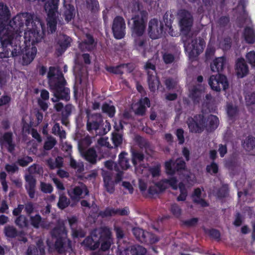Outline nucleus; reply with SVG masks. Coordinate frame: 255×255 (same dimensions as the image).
Masks as SVG:
<instances>
[{
  "instance_id": "f257e3e1",
  "label": "nucleus",
  "mask_w": 255,
  "mask_h": 255,
  "mask_svg": "<svg viewBox=\"0 0 255 255\" xmlns=\"http://www.w3.org/2000/svg\"><path fill=\"white\" fill-rule=\"evenodd\" d=\"M25 47L22 49L21 46V39H19L18 45L20 48V52L17 56L22 55V64L28 65L34 60L37 50L35 44L40 42L43 36L40 30L32 29L24 33Z\"/></svg>"
},
{
  "instance_id": "09e8293b",
  "label": "nucleus",
  "mask_w": 255,
  "mask_h": 255,
  "mask_svg": "<svg viewBox=\"0 0 255 255\" xmlns=\"http://www.w3.org/2000/svg\"><path fill=\"white\" fill-rule=\"evenodd\" d=\"M15 225L20 229H23L28 227V221L24 215H19L15 220Z\"/></svg>"
},
{
  "instance_id": "9d476101",
  "label": "nucleus",
  "mask_w": 255,
  "mask_h": 255,
  "mask_svg": "<svg viewBox=\"0 0 255 255\" xmlns=\"http://www.w3.org/2000/svg\"><path fill=\"white\" fill-rule=\"evenodd\" d=\"M208 83L211 88L217 92L220 91L221 89L226 90L229 88L227 78L223 74H218L211 76Z\"/></svg>"
},
{
  "instance_id": "c03bdc74",
  "label": "nucleus",
  "mask_w": 255,
  "mask_h": 255,
  "mask_svg": "<svg viewBox=\"0 0 255 255\" xmlns=\"http://www.w3.org/2000/svg\"><path fill=\"white\" fill-rule=\"evenodd\" d=\"M148 171L153 177H156L160 175L161 172V164L158 162L154 163V165L148 168Z\"/></svg>"
},
{
  "instance_id": "c85d7f7f",
  "label": "nucleus",
  "mask_w": 255,
  "mask_h": 255,
  "mask_svg": "<svg viewBox=\"0 0 255 255\" xmlns=\"http://www.w3.org/2000/svg\"><path fill=\"white\" fill-rule=\"evenodd\" d=\"M201 191L199 188L195 189L191 196L193 202L196 204L201 205L202 207H208L209 203L205 199L201 198Z\"/></svg>"
},
{
  "instance_id": "0e129e2a",
  "label": "nucleus",
  "mask_w": 255,
  "mask_h": 255,
  "mask_svg": "<svg viewBox=\"0 0 255 255\" xmlns=\"http://www.w3.org/2000/svg\"><path fill=\"white\" fill-rule=\"evenodd\" d=\"M229 15L221 16L218 20V23L221 27H225L230 22Z\"/></svg>"
},
{
  "instance_id": "f3484780",
  "label": "nucleus",
  "mask_w": 255,
  "mask_h": 255,
  "mask_svg": "<svg viewBox=\"0 0 255 255\" xmlns=\"http://www.w3.org/2000/svg\"><path fill=\"white\" fill-rule=\"evenodd\" d=\"M193 22V19L192 16L188 11H186L179 21L180 30L183 34L187 35L189 33L191 29Z\"/></svg>"
},
{
  "instance_id": "dca6fc26",
  "label": "nucleus",
  "mask_w": 255,
  "mask_h": 255,
  "mask_svg": "<svg viewBox=\"0 0 255 255\" xmlns=\"http://www.w3.org/2000/svg\"><path fill=\"white\" fill-rule=\"evenodd\" d=\"M81 245L86 250L95 251L99 248L100 242L98 241L97 237L93 236L92 230L91 231L90 235L82 241Z\"/></svg>"
},
{
  "instance_id": "aec40b11",
  "label": "nucleus",
  "mask_w": 255,
  "mask_h": 255,
  "mask_svg": "<svg viewBox=\"0 0 255 255\" xmlns=\"http://www.w3.org/2000/svg\"><path fill=\"white\" fill-rule=\"evenodd\" d=\"M134 37L133 46L134 49L141 53L144 57L147 48V38L142 36H132Z\"/></svg>"
},
{
  "instance_id": "69168bd1",
  "label": "nucleus",
  "mask_w": 255,
  "mask_h": 255,
  "mask_svg": "<svg viewBox=\"0 0 255 255\" xmlns=\"http://www.w3.org/2000/svg\"><path fill=\"white\" fill-rule=\"evenodd\" d=\"M40 189L41 191L44 193H51L53 190L51 184L44 182H41Z\"/></svg>"
},
{
  "instance_id": "4d7b16f0",
  "label": "nucleus",
  "mask_w": 255,
  "mask_h": 255,
  "mask_svg": "<svg viewBox=\"0 0 255 255\" xmlns=\"http://www.w3.org/2000/svg\"><path fill=\"white\" fill-rule=\"evenodd\" d=\"M166 88L168 90H171L175 88L177 83L172 78L168 77L166 78L164 82Z\"/></svg>"
},
{
  "instance_id": "4468645a",
  "label": "nucleus",
  "mask_w": 255,
  "mask_h": 255,
  "mask_svg": "<svg viewBox=\"0 0 255 255\" xmlns=\"http://www.w3.org/2000/svg\"><path fill=\"white\" fill-rule=\"evenodd\" d=\"M165 168L168 175H173L176 172L185 169L186 162L182 158H178L175 161L171 159L165 162Z\"/></svg>"
},
{
  "instance_id": "20e7f679",
  "label": "nucleus",
  "mask_w": 255,
  "mask_h": 255,
  "mask_svg": "<svg viewBox=\"0 0 255 255\" xmlns=\"http://www.w3.org/2000/svg\"><path fill=\"white\" fill-rule=\"evenodd\" d=\"M33 18L32 14L25 12L17 14L10 20V25L8 26L11 28V32L14 35L16 41L19 42V39H21L24 24L26 26L29 25L32 22Z\"/></svg>"
},
{
  "instance_id": "423d86ee",
  "label": "nucleus",
  "mask_w": 255,
  "mask_h": 255,
  "mask_svg": "<svg viewBox=\"0 0 255 255\" xmlns=\"http://www.w3.org/2000/svg\"><path fill=\"white\" fill-rule=\"evenodd\" d=\"M147 15V12L145 10H143L139 11L132 16V36L143 35L146 26Z\"/></svg>"
},
{
  "instance_id": "2f4dec72",
  "label": "nucleus",
  "mask_w": 255,
  "mask_h": 255,
  "mask_svg": "<svg viewBox=\"0 0 255 255\" xmlns=\"http://www.w3.org/2000/svg\"><path fill=\"white\" fill-rule=\"evenodd\" d=\"M243 35L247 43L252 44L255 42V31L253 28L246 26L244 29Z\"/></svg>"
},
{
  "instance_id": "5701e85b",
  "label": "nucleus",
  "mask_w": 255,
  "mask_h": 255,
  "mask_svg": "<svg viewBox=\"0 0 255 255\" xmlns=\"http://www.w3.org/2000/svg\"><path fill=\"white\" fill-rule=\"evenodd\" d=\"M25 180L26 181L25 185V189L29 197L31 199H33L35 196L36 180L34 177L31 174L25 175Z\"/></svg>"
},
{
  "instance_id": "1a4fd4ad",
  "label": "nucleus",
  "mask_w": 255,
  "mask_h": 255,
  "mask_svg": "<svg viewBox=\"0 0 255 255\" xmlns=\"http://www.w3.org/2000/svg\"><path fill=\"white\" fill-rule=\"evenodd\" d=\"M144 68L147 74V80L149 89L151 92H154L160 84L159 79L157 76L155 66L148 61L146 63Z\"/></svg>"
},
{
  "instance_id": "13d9d810",
  "label": "nucleus",
  "mask_w": 255,
  "mask_h": 255,
  "mask_svg": "<svg viewBox=\"0 0 255 255\" xmlns=\"http://www.w3.org/2000/svg\"><path fill=\"white\" fill-rule=\"evenodd\" d=\"M56 141L55 139L52 137H49L48 140L46 141L43 145V148L46 150H51L56 144Z\"/></svg>"
},
{
  "instance_id": "6e6d98bb",
  "label": "nucleus",
  "mask_w": 255,
  "mask_h": 255,
  "mask_svg": "<svg viewBox=\"0 0 255 255\" xmlns=\"http://www.w3.org/2000/svg\"><path fill=\"white\" fill-rule=\"evenodd\" d=\"M175 133L176 136H177L178 144L180 145L183 144L185 142L184 130L181 128H178L176 130Z\"/></svg>"
},
{
  "instance_id": "a878e982",
  "label": "nucleus",
  "mask_w": 255,
  "mask_h": 255,
  "mask_svg": "<svg viewBox=\"0 0 255 255\" xmlns=\"http://www.w3.org/2000/svg\"><path fill=\"white\" fill-rule=\"evenodd\" d=\"M30 222L31 225L35 229H48L49 225L45 219H43L39 214L30 216Z\"/></svg>"
},
{
  "instance_id": "3c124183",
  "label": "nucleus",
  "mask_w": 255,
  "mask_h": 255,
  "mask_svg": "<svg viewBox=\"0 0 255 255\" xmlns=\"http://www.w3.org/2000/svg\"><path fill=\"white\" fill-rule=\"evenodd\" d=\"M116 215L115 209L113 208L107 207L105 210L100 211L99 212V216L104 218Z\"/></svg>"
},
{
  "instance_id": "b1692460",
  "label": "nucleus",
  "mask_w": 255,
  "mask_h": 255,
  "mask_svg": "<svg viewBox=\"0 0 255 255\" xmlns=\"http://www.w3.org/2000/svg\"><path fill=\"white\" fill-rule=\"evenodd\" d=\"M83 157L91 165H95L98 160V155L94 147L88 148L80 152Z\"/></svg>"
},
{
  "instance_id": "2eb2a0df",
  "label": "nucleus",
  "mask_w": 255,
  "mask_h": 255,
  "mask_svg": "<svg viewBox=\"0 0 255 255\" xmlns=\"http://www.w3.org/2000/svg\"><path fill=\"white\" fill-rule=\"evenodd\" d=\"M10 12L8 6L0 2V29H8L11 31V28L8 26L10 25Z\"/></svg>"
},
{
  "instance_id": "a19ab883",
  "label": "nucleus",
  "mask_w": 255,
  "mask_h": 255,
  "mask_svg": "<svg viewBox=\"0 0 255 255\" xmlns=\"http://www.w3.org/2000/svg\"><path fill=\"white\" fill-rule=\"evenodd\" d=\"M92 142V139L89 135L81 139L78 142L79 151L81 152L87 150V148L91 144Z\"/></svg>"
},
{
  "instance_id": "79ce46f5",
  "label": "nucleus",
  "mask_w": 255,
  "mask_h": 255,
  "mask_svg": "<svg viewBox=\"0 0 255 255\" xmlns=\"http://www.w3.org/2000/svg\"><path fill=\"white\" fill-rule=\"evenodd\" d=\"M87 8L92 13H96L100 10L99 3L98 0H86Z\"/></svg>"
},
{
  "instance_id": "37998d69",
  "label": "nucleus",
  "mask_w": 255,
  "mask_h": 255,
  "mask_svg": "<svg viewBox=\"0 0 255 255\" xmlns=\"http://www.w3.org/2000/svg\"><path fill=\"white\" fill-rule=\"evenodd\" d=\"M229 188L227 184H223L218 188L216 192V196L217 198L222 199L226 198L229 194Z\"/></svg>"
},
{
  "instance_id": "a211bd4d",
  "label": "nucleus",
  "mask_w": 255,
  "mask_h": 255,
  "mask_svg": "<svg viewBox=\"0 0 255 255\" xmlns=\"http://www.w3.org/2000/svg\"><path fill=\"white\" fill-rule=\"evenodd\" d=\"M205 46V42L203 39H197L192 41L191 50L189 52V57L190 59L198 57L203 51Z\"/></svg>"
},
{
  "instance_id": "052dcab7",
  "label": "nucleus",
  "mask_w": 255,
  "mask_h": 255,
  "mask_svg": "<svg viewBox=\"0 0 255 255\" xmlns=\"http://www.w3.org/2000/svg\"><path fill=\"white\" fill-rule=\"evenodd\" d=\"M143 230L140 229L139 228L134 227L132 229V232L136 239L141 242V237H142V234L144 233Z\"/></svg>"
},
{
  "instance_id": "c756f323",
  "label": "nucleus",
  "mask_w": 255,
  "mask_h": 255,
  "mask_svg": "<svg viewBox=\"0 0 255 255\" xmlns=\"http://www.w3.org/2000/svg\"><path fill=\"white\" fill-rule=\"evenodd\" d=\"M71 38L66 35H63L59 37L57 44L60 47L58 51L61 53L64 52L70 46Z\"/></svg>"
},
{
  "instance_id": "864d4df0",
  "label": "nucleus",
  "mask_w": 255,
  "mask_h": 255,
  "mask_svg": "<svg viewBox=\"0 0 255 255\" xmlns=\"http://www.w3.org/2000/svg\"><path fill=\"white\" fill-rule=\"evenodd\" d=\"M111 128V126L110 122L106 120L105 124L103 122L100 131H98V135L101 136L105 135L110 130Z\"/></svg>"
},
{
  "instance_id": "7c9ffc66",
  "label": "nucleus",
  "mask_w": 255,
  "mask_h": 255,
  "mask_svg": "<svg viewBox=\"0 0 255 255\" xmlns=\"http://www.w3.org/2000/svg\"><path fill=\"white\" fill-rule=\"evenodd\" d=\"M141 239V243L147 245H152L159 241V238L155 234L145 231H144Z\"/></svg>"
},
{
  "instance_id": "a18cd8bd",
  "label": "nucleus",
  "mask_w": 255,
  "mask_h": 255,
  "mask_svg": "<svg viewBox=\"0 0 255 255\" xmlns=\"http://www.w3.org/2000/svg\"><path fill=\"white\" fill-rule=\"evenodd\" d=\"M130 253L131 255H145L146 250L140 245H134L131 247Z\"/></svg>"
},
{
  "instance_id": "4be33fe9",
  "label": "nucleus",
  "mask_w": 255,
  "mask_h": 255,
  "mask_svg": "<svg viewBox=\"0 0 255 255\" xmlns=\"http://www.w3.org/2000/svg\"><path fill=\"white\" fill-rule=\"evenodd\" d=\"M93 236L97 237L99 242L112 239L111 231L109 228L106 226L93 230Z\"/></svg>"
},
{
  "instance_id": "338daca9",
  "label": "nucleus",
  "mask_w": 255,
  "mask_h": 255,
  "mask_svg": "<svg viewBox=\"0 0 255 255\" xmlns=\"http://www.w3.org/2000/svg\"><path fill=\"white\" fill-rule=\"evenodd\" d=\"M11 98L9 95L4 94L0 97V107L9 105L11 102Z\"/></svg>"
},
{
  "instance_id": "f03ea898",
  "label": "nucleus",
  "mask_w": 255,
  "mask_h": 255,
  "mask_svg": "<svg viewBox=\"0 0 255 255\" xmlns=\"http://www.w3.org/2000/svg\"><path fill=\"white\" fill-rule=\"evenodd\" d=\"M13 33L8 29H0V60L4 58L16 57L20 52Z\"/></svg>"
},
{
  "instance_id": "8fccbe9b",
  "label": "nucleus",
  "mask_w": 255,
  "mask_h": 255,
  "mask_svg": "<svg viewBox=\"0 0 255 255\" xmlns=\"http://www.w3.org/2000/svg\"><path fill=\"white\" fill-rule=\"evenodd\" d=\"M124 66V64H120L116 66H107L106 70L111 73L117 75H123L124 72L122 70V67Z\"/></svg>"
},
{
  "instance_id": "774afa93",
  "label": "nucleus",
  "mask_w": 255,
  "mask_h": 255,
  "mask_svg": "<svg viewBox=\"0 0 255 255\" xmlns=\"http://www.w3.org/2000/svg\"><path fill=\"white\" fill-rule=\"evenodd\" d=\"M219 170V167L218 164L215 162L213 161L210 164L207 165L206 171L208 173L212 172L214 174L218 173Z\"/></svg>"
},
{
  "instance_id": "393cba45",
  "label": "nucleus",
  "mask_w": 255,
  "mask_h": 255,
  "mask_svg": "<svg viewBox=\"0 0 255 255\" xmlns=\"http://www.w3.org/2000/svg\"><path fill=\"white\" fill-rule=\"evenodd\" d=\"M56 69L53 66H50L49 68V71L47 74L49 86L59 82L64 78L63 73L60 71H58L55 73Z\"/></svg>"
},
{
  "instance_id": "0eeeda50",
  "label": "nucleus",
  "mask_w": 255,
  "mask_h": 255,
  "mask_svg": "<svg viewBox=\"0 0 255 255\" xmlns=\"http://www.w3.org/2000/svg\"><path fill=\"white\" fill-rule=\"evenodd\" d=\"M207 122L205 116L203 114H199L188 118L187 124L190 132L201 133L205 129Z\"/></svg>"
},
{
  "instance_id": "6ab92c4d",
  "label": "nucleus",
  "mask_w": 255,
  "mask_h": 255,
  "mask_svg": "<svg viewBox=\"0 0 255 255\" xmlns=\"http://www.w3.org/2000/svg\"><path fill=\"white\" fill-rule=\"evenodd\" d=\"M68 194L73 200L78 201L89 194V190L85 185L75 186L72 191H68Z\"/></svg>"
},
{
  "instance_id": "412c9836",
  "label": "nucleus",
  "mask_w": 255,
  "mask_h": 255,
  "mask_svg": "<svg viewBox=\"0 0 255 255\" xmlns=\"http://www.w3.org/2000/svg\"><path fill=\"white\" fill-rule=\"evenodd\" d=\"M0 144L6 146L9 153L14 151L15 145L13 142V135L11 132H6L0 137Z\"/></svg>"
},
{
  "instance_id": "f704fd0d",
  "label": "nucleus",
  "mask_w": 255,
  "mask_h": 255,
  "mask_svg": "<svg viewBox=\"0 0 255 255\" xmlns=\"http://www.w3.org/2000/svg\"><path fill=\"white\" fill-rule=\"evenodd\" d=\"M130 152L132 163L134 167H136L138 163H140L143 160L144 155L141 151L133 148L131 149Z\"/></svg>"
},
{
  "instance_id": "680f3d73",
  "label": "nucleus",
  "mask_w": 255,
  "mask_h": 255,
  "mask_svg": "<svg viewBox=\"0 0 255 255\" xmlns=\"http://www.w3.org/2000/svg\"><path fill=\"white\" fill-rule=\"evenodd\" d=\"M170 211L176 217L179 218L181 214V209L178 204L174 203L171 205Z\"/></svg>"
},
{
  "instance_id": "bf43d9fd",
  "label": "nucleus",
  "mask_w": 255,
  "mask_h": 255,
  "mask_svg": "<svg viewBox=\"0 0 255 255\" xmlns=\"http://www.w3.org/2000/svg\"><path fill=\"white\" fill-rule=\"evenodd\" d=\"M32 158L28 156H26L17 160V163L22 167H25L28 165L29 163L32 161Z\"/></svg>"
},
{
  "instance_id": "f8f14e48",
  "label": "nucleus",
  "mask_w": 255,
  "mask_h": 255,
  "mask_svg": "<svg viewBox=\"0 0 255 255\" xmlns=\"http://www.w3.org/2000/svg\"><path fill=\"white\" fill-rule=\"evenodd\" d=\"M88 120L86 123V129L90 133L95 131L97 134L100 131V128L103 125V120L101 114L96 113L87 115Z\"/></svg>"
},
{
  "instance_id": "de8ad7c7",
  "label": "nucleus",
  "mask_w": 255,
  "mask_h": 255,
  "mask_svg": "<svg viewBox=\"0 0 255 255\" xmlns=\"http://www.w3.org/2000/svg\"><path fill=\"white\" fill-rule=\"evenodd\" d=\"M112 140L115 147L121 146L123 140V136L122 134L115 132L112 133Z\"/></svg>"
},
{
  "instance_id": "473e14b6",
  "label": "nucleus",
  "mask_w": 255,
  "mask_h": 255,
  "mask_svg": "<svg viewBox=\"0 0 255 255\" xmlns=\"http://www.w3.org/2000/svg\"><path fill=\"white\" fill-rule=\"evenodd\" d=\"M202 96V91L196 87H193L189 92V97L194 105L200 103Z\"/></svg>"
},
{
  "instance_id": "49530a36",
  "label": "nucleus",
  "mask_w": 255,
  "mask_h": 255,
  "mask_svg": "<svg viewBox=\"0 0 255 255\" xmlns=\"http://www.w3.org/2000/svg\"><path fill=\"white\" fill-rule=\"evenodd\" d=\"M70 203V200L65 195L61 194L59 196L57 206L59 209L63 210L69 205Z\"/></svg>"
},
{
  "instance_id": "5fc2aeb1",
  "label": "nucleus",
  "mask_w": 255,
  "mask_h": 255,
  "mask_svg": "<svg viewBox=\"0 0 255 255\" xmlns=\"http://www.w3.org/2000/svg\"><path fill=\"white\" fill-rule=\"evenodd\" d=\"M52 132L58 134L61 138H65L66 132L65 130H61V128L59 123H55L52 128Z\"/></svg>"
},
{
  "instance_id": "bb28decb",
  "label": "nucleus",
  "mask_w": 255,
  "mask_h": 255,
  "mask_svg": "<svg viewBox=\"0 0 255 255\" xmlns=\"http://www.w3.org/2000/svg\"><path fill=\"white\" fill-rule=\"evenodd\" d=\"M236 70L238 78H243L249 73V67L243 58H239L236 63Z\"/></svg>"
},
{
  "instance_id": "e433bc0d",
  "label": "nucleus",
  "mask_w": 255,
  "mask_h": 255,
  "mask_svg": "<svg viewBox=\"0 0 255 255\" xmlns=\"http://www.w3.org/2000/svg\"><path fill=\"white\" fill-rule=\"evenodd\" d=\"M128 153L122 152L119 155V164L123 170H127L130 167L129 159L126 157Z\"/></svg>"
},
{
  "instance_id": "6e6552de",
  "label": "nucleus",
  "mask_w": 255,
  "mask_h": 255,
  "mask_svg": "<svg viewBox=\"0 0 255 255\" xmlns=\"http://www.w3.org/2000/svg\"><path fill=\"white\" fill-rule=\"evenodd\" d=\"M66 81L65 79L57 82V83L50 86V89L52 90L54 96L57 100H64L68 101L70 100V89L65 87Z\"/></svg>"
},
{
  "instance_id": "e2e57ef3",
  "label": "nucleus",
  "mask_w": 255,
  "mask_h": 255,
  "mask_svg": "<svg viewBox=\"0 0 255 255\" xmlns=\"http://www.w3.org/2000/svg\"><path fill=\"white\" fill-rule=\"evenodd\" d=\"M246 57L248 62L252 67H255V51H251L247 53Z\"/></svg>"
},
{
  "instance_id": "ddd939ff",
  "label": "nucleus",
  "mask_w": 255,
  "mask_h": 255,
  "mask_svg": "<svg viewBox=\"0 0 255 255\" xmlns=\"http://www.w3.org/2000/svg\"><path fill=\"white\" fill-rule=\"evenodd\" d=\"M112 30L114 37L116 39H121L126 35V23L124 18L117 16L113 20Z\"/></svg>"
},
{
  "instance_id": "4c0bfd02",
  "label": "nucleus",
  "mask_w": 255,
  "mask_h": 255,
  "mask_svg": "<svg viewBox=\"0 0 255 255\" xmlns=\"http://www.w3.org/2000/svg\"><path fill=\"white\" fill-rule=\"evenodd\" d=\"M65 8V10L64 12V16L65 21L69 22L75 16V8L73 5L70 4L66 5Z\"/></svg>"
},
{
  "instance_id": "72a5a7b5",
  "label": "nucleus",
  "mask_w": 255,
  "mask_h": 255,
  "mask_svg": "<svg viewBox=\"0 0 255 255\" xmlns=\"http://www.w3.org/2000/svg\"><path fill=\"white\" fill-rule=\"evenodd\" d=\"M207 127L205 128L208 131H212L215 130L218 127L219 120L218 118L215 115H211L207 119Z\"/></svg>"
},
{
  "instance_id": "9b49d317",
  "label": "nucleus",
  "mask_w": 255,
  "mask_h": 255,
  "mask_svg": "<svg viewBox=\"0 0 255 255\" xmlns=\"http://www.w3.org/2000/svg\"><path fill=\"white\" fill-rule=\"evenodd\" d=\"M148 32L149 37L152 39L161 37L164 32L163 22L156 18L151 19L148 23Z\"/></svg>"
},
{
  "instance_id": "58836bf2",
  "label": "nucleus",
  "mask_w": 255,
  "mask_h": 255,
  "mask_svg": "<svg viewBox=\"0 0 255 255\" xmlns=\"http://www.w3.org/2000/svg\"><path fill=\"white\" fill-rule=\"evenodd\" d=\"M243 147L246 150L250 151L255 147V138L252 135H249L242 144Z\"/></svg>"
},
{
  "instance_id": "7ed1b4c3",
  "label": "nucleus",
  "mask_w": 255,
  "mask_h": 255,
  "mask_svg": "<svg viewBox=\"0 0 255 255\" xmlns=\"http://www.w3.org/2000/svg\"><path fill=\"white\" fill-rule=\"evenodd\" d=\"M53 239H55L54 248L59 254L72 251V243L68 238L67 233L64 225L55 227L50 232Z\"/></svg>"
},
{
  "instance_id": "cd10ccee",
  "label": "nucleus",
  "mask_w": 255,
  "mask_h": 255,
  "mask_svg": "<svg viewBox=\"0 0 255 255\" xmlns=\"http://www.w3.org/2000/svg\"><path fill=\"white\" fill-rule=\"evenodd\" d=\"M226 60L224 57H220L214 59L211 64V69L213 72H221L224 69Z\"/></svg>"
},
{
  "instance_id": "39448f33",
  "label": "nucleus",
  "mask_w": 255,
  "mask_h": 255,
  "mask_svg": "<svg viewBox=\"0 0 255 255\" xmlns=\"http://www.w3.org/2000/svg\"><path fill=\"white\" fill-rule=\"evenodd\" d=\"M59 0H47L44 4L47 13V25L49 32L54 33L57 29L58 9Z\"/></svg>"
},
{
  "instance_id": "ea45409f",
  "label": "nucleus",
  "mask_w": 255,
  "mask_h": 255,
  "mask_svg": "<svg viewBox=\"0 0 255 255\" xmlns=\"http://www.w3.org/2000/svg\"><path fill=\"white\" fill-rule=\"evenodd\" d=\"M3 232L4 235L9 238H15L18 235L17 230L12 226L7 225L4 227Z\"/></svg>"
},
{
  "instance_id": "c9c22d12",
  "label": "nucleus",
  "mask_w": 255,
  "mask_h": 255,
  "mask_svg": "<svg viewBox=\"0 0 255 255\" xmlns=\"http://www.w3.org/2000/svg\"><path fill=\"white\" fill-rule=\"evenodd\" d=\"M101 109L102 113L106 114L109 118H112L115 117L116 110L114 105H111L105 102L103 104Z\"/></svg>"
},
{
  "instance_id": "603ef678",
  "label": "nucleus",
  "mask_w": 255,
  "mask_h": 255,
  "mask_svg": "<svg viewBox=\"0 0 255 255\" xmlns=\"http://www.w3.org/2000/svg\"><path fill=\"white\" fill-rule=\"evenodd\" d=\"M227 112L228 117L232 120L237 116L238 110L237 107L234 106L232 104H229L227 106Z\"/></svg>"
}]
</instances>
